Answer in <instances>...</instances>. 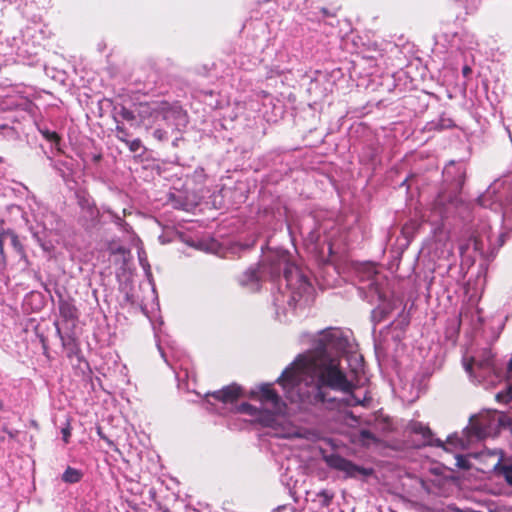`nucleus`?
<instances>
[{
  "label": "nucleus",
  "mask_w": 512,
  "mask_h": 512,
  "mask_svg": "<svg viewBox=\"0 0 512 512\" xmlns=\"http://www.w3.org/2000/svg\"><path fill=\"white\" fill-rule=\"evenodd\" d=\"M32 236L34 240L38 243V245L45 252H50L53 250L54 246L51 241L46 239V232L43 230L42 232L35 230L33 227L30 228Z\"/></svg>",
  "instance_id": "obj_17"
},
{
  "label": "nucleus",
  "mask_w": 512,
  "mask_h": 512,
  "mask_svg": "<svg viewBox=\"0 0 512 512\" xmlns=\"http://www.w3.org/2000/svg\"><path fill=\"white\" fill-rule=\"evenodd\" d=\"M260 406L242 403L236 406V412L249 415L254 421L264 426L272 427L279 424V418L284 414L286 405L281 397L272 389L270 384H264L256 393Z\"/></svg>",
  "instance_id": "obj_5"
},
{
  "label": "nucleus",
  "mask_w": 512,
  "mask_h": 512,
  "mask_svg": "<svg viewBox=\"0 0 512 512\" xmlns=\"http://www.w3.org/2000/svg\"><path fill=\"white\" fill-rule=\"evenodd\" d=\"M349 417H350L353 421L357 422V417H356V416H354L353 414H350V415H349Z\"/></svg>",
  "instance_id": "obj_44"
},
{
  "label": "nucleus",
  "mask_w": 512,
  "mask_h": 512,
  "mask_svg": "<svg viewBox=\"0 0 512 512\" xmlns=\"http://www.w3.org/2000/svg\"><path fill=\"white\" fill-rule=\"evenodd\" d=\"M59 314L63 321L74 322L78 318V311L71 298H64L59 294L58 300Z\"/></svg>",
  "instance_id": "obj_12"
},
{
  "label": "nucleus",
  "mask_w": 512,
  "mask_h": 512,
  "mask_svg": "<svg viewBox=\"0 0 512 512\" xmlns=\"http://www.w3.org/2000/svg\"><path fill=\"white\" fill-rule=\"evenodd\" d=\"M468 245H469V244L461 245V246L459 247V250H460L461 255H464V254H465L466 250L468 249Z\"/></svg>",
  "instance_id": "obj_39"
},
{
  "label": "nucleus",
  "mask_w": 512,
  "mask_h": 512,
  "mask_svg": "<svg viewBox=\"0 0 512 512\" xmlns=\"http://www.w3.org/2000/svg\"><path fill=\"white\" fill-rule=\"evenodd\" d=\"M327 463L331 468L345 472L348 477H357L358 475L368 476L371 474V470L357 466L339 455H331L327 458Z\"/></svg>",
  "instance_id": "obj_8"
},
{
  "label": "nucleus",
  "mask_w": 512,
  "mask_h": 512,
  "mask_svg": "<svg viewBox=\"0 0 512 512\" xmlns=\"http://www.w3.org/2000/svg\"><path fill=\"white\" fill-rule=\"evenodd\" d=\"M462 73L464 76H468L471 73V68L468 66H464L462 69Z\"/></svg>",
  "instance_id": "obj_38"
},
{
  "label": "nucleus",
  "mask_w": 512,
  "mask_h": 512,
  "mask_svg": "<svg viewBox=\"0 0 512 512\" xmlns=\"http://www.w3.org/2000/svg\"><path fill=\"white\" fill-rule=\"evenodd\" d=\"M469 242H471L473 244L475 251L482 250L483 243H482L481 236H480V234H478V232H474L472 234V236L469 239Z\"/></svg>",
  "instance_id": "obj_28"
},
{
  "label": "nucleus",
  "mask_w": 512,
  "mask_h": 512,
  "mask_svg": "<svg viewBox=\"0 0 512 512\" xmlns=\"http://www.w3.org/2000/svg\"><path fill=\"white\" fill-rule=\"evenodd\" d=\"M61 433H62V438H63L64 442L68 443L69 442V438L71 436L70 426L67 425L66 427L62 428Z\"/></svg>",
  "instance_id": "obj_34"
},
{
  "label": "nucleus",
  "mask_w": 512,
  "mask_h": 512,
  "mask_svg": "<svg viewBox=\"0 0 512 512\" xmlns=\"http://www.w3.org/2000/svg\"><path fill=\"white\" fill-rule=\"evenodd\" d=\"M155 118L174 125L177 129L186 123V114L180 108H163L161 111H155Z\"/></svg>",
  "instance_id": "obj_10"
},
{
  "label": "nucleus",
  "mask_w": 512,
  "mask_h": 512,
  "mask_svg": "<svg viewBox=\"0 0 512 512\" xmlns=\"http://www.w3.org/2000/svg\"><path fill=\"white\" fill-rule=\"evenodd\" d=\"M80 224L86 230H93L100 224V212L96 206L85 209L80 212L79 216Z\"/></svg>",
  "instance_id": "obj_13"
},
{
  "label": "nucleus",
  "mask_w": 512,
  "mask_h": 512,
  "mask_svg": "<svg viewBox=\"0 0 512 512\" xmlns=\"http://www.w3.org/2000/svg\"><path fill=\"white\" fill-rule=\"evenodd\" d=\"M485 199H486V195L479 196L477 199L478 204L481 206H486Z\"/></svg>",
  "instance_id": "obj_37"
},
{
  "label": "nucleus",
  "mask_w": 512,
  "mask_h": 512,
  "mask_svg": "<svg viewBox=\"0 0 512 512\" xmlns=\"http://www.w3.org/2000/svg\"><path fill=\"white\" fill-rule=\"evenodd\" d=\"M448 122H449L448 124H442V125H441V128L451 126V121H450V120H448Z\"/></svg>",
  "instance_id": "obj_43"
},
{
  "label": "nucleus",
  "mask_w": 512,
  "mask_h": 512,
  "mask_svg": "<svg viewBox=\"0 0 512 512\" xmlns=\"http://www.w3.org/2000/svg\"><path fill=\"white\" fill-rule=\"evenodd\" d=\"M495 412V420H499V430L503 427H507V426H510L511 425V418L503 413V412H497V411H494Z\"/></svg>",
  "instance_id": "obj_27"
},
{
  "label": "nucleus",
  "mask_w": 512,
  "mask_h": 512,
  "mask_svg": "<svg viewBox=\"0 0 512 512\" xmlns=\"http://www.w3.org/2000/svg\"><path fill=\"white\" fill-rule=\"evenodd\" d=\"M464 432L467 434L468 442L483 440L499 432V420H495L494 411L472 416Z\"/></svg>",
  "instance_id": "obj_7"
},
{
  "label": "nucleus",
  "mask_w": 512,
  "mask_h": 512,
  "mask_svg": "<svg viewBox=\"0 0 512 512\" xmlns=\"http://www.w3.org/2000/svg\"><path fill=\"white\" fill-rule=\"evenodd\" d=\"M105 213L109 214L110 217H111V220L119 227L121 228L122 230H125L127 231L128 230V227L129 225L127 224V222L123 219V217H121L119 214L115 213L114 211H112L110 208H107L104 210Z\"/></svg>",
  "instance_id": "obj_21"
},
{
  "label": "nucleus",
  "mask_w": 512,
  "mask_h": 512,
  "mask_svg": "<svg viewBox=\"0 0 512 512\" xmlns=\"http://www.w3.org/2000/svg\"><path fill=\"white\" fill-rule=\"evenodd\" d=\"M83 477V473L81 470H78L73 467H67V469L62 474V480L65 483L74 484L78 483Z\"/></svg>",
  "instance_id": "obj_19"
},
{
  "label": "nucleus",
  "mask_w": 512,
  "mask_h": 512,
  "mask_svg": "<svg viewBox=\"0 0 512 512\" xmlns=\"http://www.w3.org/2000/svg\"><path fill=\"white\" fill-rule=\"evenodd\" d=\"M78 204L80 206L81 211L96 206L94 201L89 196L86 195H78Z\"/></svg>",
  "instance_id": "obj_26"
},
{
  "label": "nucleus",
  "mask_w": 512,
  "mask_h": 512,
  "mask_svg": "<svg viewBox=\"0 0 512 512\" xmlns=\"http://www.w3.org/2000/svg\"><path fill=\"white\" fill-rule=\"evenodd\" d=\"M359 439L363 444H369L371 442H377L376 436L367 429H362L359 432Z\"/></svg>",
  "instance_id": "obj_23"
},
{
  "label": "nucleus",
  "mask_w": 512,
  "mask_h": 512,
  "mask_svg": "<svg viewBox=\"0 0 512 512\" xmlns=\"http://www.w3.org/2000/svg\"><path fill=\"white\" fill-rule=\"evenodd\" d=\"M495 469L504 477L506 482L512 486V461H506L504 463L498 462Z\"/></svg>",
  "instance_id": "obj_20"
},
{
  "label": "nucleus",
  "mask_w": 512,
  "mask_h": 512,
  "mask_svg": "<svg viewBox=\"0 0 512 512\" xmlns=\"http://www.w3.org/2000/svg\"><path fill=\"white\" fill-rule=\"evenodd\" d=\"M3 408H4V404H3V402L0 400V412L3 410Z\"/></svg>",
  "instance_id": "obj_46"
},
{
  "label": "nucleus",
  "mask_w": 512,
  "mask_h": 512,
  "mask_svg": "<svg viewBox=\"0 0 512 512\" xmlns=\"http://www.w3.org/2000/svg\"><path fill=\"white\" fill-rule=\"evenodd\" d=\"M172 200V206L176 209H182V210H187V206L188 204L176 197L173 196V198H171Z\"/></svg>",
  "instance_id": "obj_32"
},
{
  "label": "nucleus",
  "mask_w": 512,
  "mask_h": 512,
  "mask_svg": "<svg viewBox=\"0 0 512 512\" xmlns=\"http://www.w3.org/2000/svg\"><path fill=\"white\" fill-rule=\"evenodd\" d=\"M416 227L417 224L415 222L407 223L402 228V234L405 236V238L409 239L410 237H412Z\"/></svg>",
  "instance_id": "obj_29"
},
{
  "label": "nucleus",
  "mask_w": 512,
  "mask_h": 512,
  "mask_svg": "<svg viewBox=\"0 0 512 512\" xmlns=\"http://www.w3.org/2000/svg\"><path fill=\"white\" fill-rule=\"evenodd\" d=\"M310 224H314V219L312 217L304 219L300 226V232L310 243H316L319 240L320 233L317 228L310 227Z\"/></svg>",
  "instance_id": "obj_15"
},
{
  "label": "nucleus",
  "mask_w": 512,
  "mask_h": 512,
  "mask_svg": "<svg viewBox=\"0 0 512 512\" xmlns=\"http://www.w3.org/2000/svg\"><path fill=\"white\" fill-rule=\"evenodd\" d=\"M5 127H6L5 125H2V126H0V129H3V128H5ZM2 162H3V158H2V157H0V163H2Z\"/></svg>",
  "instance_id": "obj_47"
},
{
  "label": "nucleus",
  "mask_w": 512,
  "mask_h": 512,
  "mask_svg": "<svg viewBox=\"0 0 512 512\" xmlns=\"http://www.w3.org/2000/svg\"><path fill=\"white\" fill-rule=\"evenodd\" d=\"M98 435H99L102 439H104V440L108 441L109 443H111V442H110V441H109V440H108V439L103 435V433L101 432V430H100V429H98Z\"/></svg>",
  "instance_id": "obj_42"
},
{
  "label": "nucleus",
  "mask_w": 512,
  "mask_h": 512,
  "mask_svg": "<svg viewBox=\"0 0 512 512\" xmlns=\"http://www.w3.org/2000/svg\"><path fill=\"white\" fill-rule=\"evenodd\" d=\"M241 396V387L237 384L228 385L221 390L208 392L206 397H213L216 401L223 404H233Z\"/></svg>",
  "instance_id": "obj_9"
},
{
  "label": "nucleus",
  "mask_w": 512,
  "mask_h": 512,
  "mask_svg": "<svg viewBox=\"0 0 512 512\" xmlns=\"http://www.w3.org/2000/svg\"><path fill=\"white\" fill-rule=\"evenodd\" d=\"M358 290L364 300L370 304L377 303L371 312L374 323L383 321L395 308L389 279L382 273L369 271Z\"/></svg>",
  "instance_id": "obj_4"
},
{
  "label": "nucleus",
  "mask_w": 512,
  "mask_h": 512,
  "mask_svg": "<svg viewBox=\"0 0 512 512\" xmlns=\"http://www.w3.org/2000/svg\"><path fill=\"white\" fill-rule=\"evenodd\" d=\"M442 177V187L435 201V210L441 218L455 214L463 221H470L473 204L462 197L466 165L463 162L450 161L444 167Z\"/></svg>",
  "instance_id": "obj_3"
},
{
  "label": "nucleus",
  "mask_w": 512,
  "mask_h": 512,
  "mask_svg": "<svg viewBox=\"0 0 512 512\" xmlns=\"http://www.w3.org/2000/svg\"><path fill=\"white\" fill-rule=\"evenodd\" d=\"M349 347V340L338 328L321 331L314 348L300 354L277 379L286 397L302 405L334 410L363 405L352 390L353 383L340 366V355Z\"/></svg>",
  "instance_id": "obj_1"
},
{
  "label": "nucleus",
  "mask_w": 512,
  "mask_h": 512,
  "mask_svg": "<svg viewBox=\"0 0 512 512\" xmlns=\"http://www.w3.org/2000/svg\"><path fill=\"white\" fill-rule=\"evenodd\" d=\"M81 512H93L91 508H84Z\"/></svg>",
  "instance_id": "obj_45"
},
{
  "label": "nucleus",
  "mask_w": 512,
  "mask_h": 512,
  "mask_svg": "<svg viewBox=\"0 0 512 512\" xmlns=\"http://www.w3.org/2000/svg\"><path fill=\"white\" fill-rule=\"evenodd\" d=\"M2 430L8 434L10 438H15L18 431L8 430L6 426H3Z\"/></svg>",
  "instance_id": "obj_36"
},
{
  "label": "nucleus",
  "mask_w": 512,
  "mask_h": 512,
  "mask_svg": "<svg viewBox=\"0 0 512 512\" xmlns=\"http://www.w3.org/2000/svg\"><path fill=\"white\" fill-rule=\"evenodd\" d=\"M454 441H458V438L457 437L449 436L448 439H447V442L450 443V444H453Z\"/></svg>",
  "instance_id": "obj_41"
},
{
  "label": "nucleus",
  "mask_w": 512,
  "mask_h": 512,
  "mask_svg": "<svg viewBox=\"0 0 512 512\" xmlns=\"http://www.w3.org/2000/svg\"><path fill=\"white\" fill-rule=\"evenodd\" d=\"M271 280L279 279V294L274 298V305L277 308V315L280 320L279 309L286 308L295 310L297 306L308 304L312 292V285L303 271L290 261L287 251H272L265 256L262 264L256 268H249L239 278V284L251 292L260 289V282L265 277ZM286 314V312H284Z\"/></svg>",
  "instance_id": "obj_2"
},
{
  "label": "nucleus",
  "mask_w": 512,
  "mask_h": 512,
  "mask_svg": "<svg viewBox=\"0 0 512 512\" xmlns=\"http://www.w3.org/2000/svg\"><path fill=\"white\" fill-rule=\"evenodd\" d=\"M125 144L129 147L131 152H137L142 147V142L140 139L127 140Z\"/></svg>",
  "instance_id": "obj_30"
},
{
  "label": "nucleus",
  "mask_w": 512,
  "mask_h": 512,
  "mask_svg": "<svg viewBox=\"0 0 512 512\" xmlns=\"http://www.w3.org/2000/svg\"><path fill=\"white\" fill-rule=\"evenodd\" d=\"M117 125H116V137L118 140H120L121 142H126L128 140V137H129V132L128 130L124 127V125L118 121L116 122Z\"/></svg>",
  "instance_id": "obj_24"
},
{
  "label": "nucleus",
  "mask_w": 512,
  "mask_h": 512,
  "mask_svg": "<svg viewBox=\"0 0 512 512\" xmlns=\"http://www.w3.org/2000/svg\"><path fill=\"white\" fill-rule=\"evenodd\" d=\"M121 117L123 120L128 122H132L135 120V114L130 109L126 108L123 105L115 106L113 108V118L115 122H118V118Z\"/></svg>",
  "instance_id": "obj_18"
},
{
  "label": "nucleus",
  "mask_w": 512,
  "mask_h": 512,
  "mask_svg": "<svg viewBox=\"0 0 512 512\" xmlns=\"http://www.w3.org/2000/svg\"><path fill=\"white\" fill-rule=\"evenodd\" d=\"M411 431L422 436L424 445L444 447V443L440 439L435 438L431 429L421 422H413L411 424Z\"/></svg>",
  "instance_id": "obj_11"
},
{
  "label": "nucleus",
  "mask_w": 512,
  "mask_h": 512,
  "mask_svg": "<svg viewBox=\"0 0 512 512\" xmlns=\"http://www.w3.org/2000/svg\"><path fill=\"white\" fill-rule=\"evenodd\" d=\"M55 328H56V335L60 338L62 345L64 348L69 350V353H74L76 349V339L75 337L70 334L66 333L64 334L61 330V327L59 326V323L56 321L54 322Z\"/></svg>",
  "instance_id": "obj_16"
},
{
  "label": "nucleus",
  "mask_w": 512,
  "mask_h": 512,
  "mask_svg": "<svg viewBox=\"0 0 512 512\" xmlns=\"http://www.w3.org/2000/svg\"><path fill=\"white\" fill-rule=\"evenodd\" d=\"M2 231H3L4 237L6 239V242H9V244L13 247V249L19 255L21 260H23L25 263H28V258H27L24 246L21 243L18 235L11 229L2 230Z\"/></svg>",
  "instance_id": "obj_14"
},
{
  "label": "nucleus",
  "mask_w": 512,
  "mask_h": 512,
  "mask_svg": "<svg viewBox=\"0 0 512 512\" xmlns=\"http://www.w3.org/2000/svg\"><path fill=\"white\" fill-rule=\"evenodd\" d=\"M42 134L48 141L53 142L55 144H58L60 141L59 135L54 131L46 130L43 131Z\"/></svg>",
  "instance_id": "obj_31"
},
{
  "label": "nucleus",
  "mask_w": 512,
  "mask_h": 512,
  "mask_svg": "<svg viewBox=\"0 0 512 512\" xmlns=\"http://www.w3.org/2000/svg\"><path fill=\"white\" fill-rule=\"evenodd\" d=\"M322 506H329L330 503L332 502L333 500V497H334V494L328 490H321L318 494H317Z\"/></svg>",
  "instance_id": "obj_25"
},
{
  "label": "nucleus",
  "mask_w": 512,
  "mask_h": 512,
  "mask_svg": "<svg viewBox=\"0 0 512 512\" xmlns=\"http://www.w3.org/2000/svg\"><path fill=\"white\" fill-rule=\"evenodd\" d=\"M153 136L159 141H164L167 139V132L161 128H157L153 131Z\"/></svg>",
  "instance_id": "obj_33"
},
{
  "label": "nucleus",
  "mask_w": 512,
  "mask_h": 512,
  "mask_svg": "<svg viewBox=\"0 0 512 512\" xmlns=\"http://www.w3.org/2000/svg\"><path fill=\"white\" fill-rule=\"evenodd\" d=\"M463 366L470 378L481 382L495 373V355L488 348H484L476 355L463 359Z\"/></svg>",
  "instance_id": "obj_6"
},
{
  "label": "nucleus",
  "mask_w": 512,
  "mask_h": 512,
  "mask_svg": "<svg viewBox=\"0 0 512 512\" xmlns=\"http://www.w3.org/2000/svg\"><path fill=\"white\" fill-rule=\"evenodd\" d=\"M6 243V239L4 237L3 231H0V255L4 258V244Z\"/></svg>",
  "instance_id": "obj_35"
},
{
  "label": "nucleus",
  "mask_w": 512,
  "mask_h": 512,
  "mask_svg": "<svg viewBox=\"0 0 512 512\" xmlns=\"http://www.w3.org/2000/svg\"><path fill=\"white\" fill-rule=\"evenodd\" d=\"M496 400L504 404L509 403L512 400V387L507 386L505 389L498 392L496 394Z\"/></svg>",
  "instance_id": "obj_22"
},
{
  "label": "nucleus",
  "mask_w": 512,
  "mask_h": 512,
  "mask_svg": "<svg viewBox=\"0 0 512 512\" xmlns=\"http://www.w3.org/2000/svg\"><path fill=\"white\" fill-rule=\"evenodd\" d=\"M158 349H159V351H160L161 356H162V357H163V359L165 360V362H166V363H168V361H167V359H166V356H165V353H164V351L162 350V348H161V346H160V345H158Z\"/></svg>",
  "instance_id": "obj_40"
}]
</instances>
